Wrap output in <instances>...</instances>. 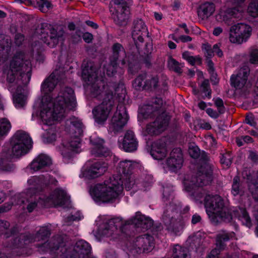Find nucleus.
Wrapping results in <instances>:
<instances>
[{
  "label": "nucleus",
  "mask_w": 258,
  "mask_h": 258,
  "mask_svg": "<svg viewBox=\"0 0 258 258\" xmlns=\"http://www.w3.org/2000/svg\"><path fill=\"white\" fill-rule=\"evenodd\" d=\"M82 78L90 86L91 96L102 100L101 104L93 110V114L97 123H103L112 110L114 100L117 99L119 103L124 101L126 94L124 85L112 82L105 84L103 77L98 75V70L91 62L83 66Z\"/></svg>",
  "instance_id": "nucleus-1"
},
{
  "label": "nucleus",
  "mask_w": 258,
  "mask_h": 258,
  "mask_svg": "<svg viewBox=\"0 0 258 258\" xmlns=\"http://www.w3.org/2000/svg\"><path fill=\"white\" fill-rule=\"evenodd\" d=\"M61 71L55 70L45 80L41 85V91L45 95L39 104L40 117L43 124L51 125L64 116L68 111L77 106L74 91L70 87L61 89L54 98L48 95L55 88L58 80L61 78Z\"/></svg>",
  "instance_id": "nucleus-2"
},
{
  "label": "nucleus",
  "mask_w": 258,
  "mask_h": 258,
  "mask_svg": "<svg viewBox=\"0 0 258 258\" xmlns=\"http://www.w3.org/2000/svg\"><path fill=\"white\" fill-rule=\"evenodd\" d=\"M31 56L22 51L16 52L11 59L9 64L3 67V75L9 83L17 85L14 95V103L17 108L26 104V96L23 87L30 82L31 77Z\"/></svg>",
  "instance_id": "nucleus-3"
},
{
  "label": "nucleus",
  "mask_w": 258,
  "mask_h": 258,
  "mask_svg": "<svg viewBox=\"0 0 258 258\" xmlns=\"http://www.w3.org/2000/svg\"><path fill=\"white\" fill-rule=\"evenodd\" d=\"M123 184L127 190L140 189L146 190L151 181H136L132 175L123 177L113 176L103 183H98L90 190V194L96 202H113L117 199L123 190Z\"/></svg>",
  "instance_id": "nucleus-4"
},
{
  "label": "nucleus",
  "mask_w": 258,
  "mask_h": 258,
  "mask_svg": "<svg viewBox=\"0 0 258 258\" xmlns=\"http://www.w3.org/2000/svg\"><path fill=\"white\" fill-rule=\"evenodd\" d=\"M67 200L66 193L63 190L55 189L50 197L44 199V196L39 193V190L35 187H31L26 194L21 196L20 202L26 206V209L30 213L35 209L38 203L44 206L49 203L55 206H63Z\"/></svg>",
  "instance_id": "nucleus-5"
},
{
  "label": "nucleus",
  "mask_w": 258,
  "mask_h": 258,
  "mask_svg": "<svg viewBox=\"0 0 258 258\" xmlns=\"http://www.w3.org/2000/svg\"><path fill=\"white\" fill-rule=\"evenodd\" d=\"M212 170L211 166L206 164L202 166L196 174L185 178L183 184L185 190L190 193V196L196 201H200L204 193L200 187L209 184L212 181Z\"/></svg>",
  "instance_id": "nucleus-6"
},
{
  "label": "nucleus",
  "mask_w": 258,
  "mask_h": 258,
  "mask_svg": "<svg viewBox=\"0 0 258 258\" xmlns=\"http://www.w3.org/2000/svg\"><path fill=\"white\" fill-rule=\"evenodd\" d=\"M64 31L61 27L53 28L50 25L44 24L36 29L33 36L35 42L32 44L33 50L38 51L41 43H45L50 47H54L60 41L63 40Z\"/></svg>",
  "instance_id": "nucleus-7"
},
{
  "label": "nucleus",
  "mask_w": 258,
  "mask_h": 258,
  "mask_svg": "<svg viewBox=\"0 0 258 258\" xmlns=\"http://www.w3.org/2000/svg\"><path fill=\"white\" fill-rule=\"evenodd\" d=\"M204 206L212 223L217 224L220 221L225 222L231 221L232 217L219 195H207L204 198Z\"/></svg>",
  "instance_id": "nucleus-8"
},
{
  "label": "nucleus",
  "mask_w": 258,
  "mask_h": 258,
  "mask_svg": "<svg viewBox=\"0 0 258 258\" xmlns=\"http://www.w3.org/2000/svg\"><path fill=\"white\" fill-rule=\"evenodd\" d=\"M180 209V204L176 205L172 201L166 205L162 217V221L167 230L175 235L180 234L184 226V221L178 213Z\"/></svg>",
  "instance_id": "nucleus-9"
},
{
  "label": "nucleus",
  "mask_w": 258,
  "mask_h": 258,
  "mask_svg": "<svg viewBox=\"0 0 258 258\" xmlns=\"http://www.w3.org/2000/svg\"><path fill=\"white\" fill-rule=\"evenodd\" d=\"M32 143L28 134L22 131H17L11 138V152L5 155L6 159L11 156L18 157L26 154L32 147Z\"/></svg>",
  "instance_id": "nucleus-10"
},
{
  "label": "nucleus",
  "mask_w": 258,
  "mask_h": 258,
  "mask_svg": "<svg viewBox=\"0 0 258 258\" xmlns=\"http://www.w3.org/2000/svg\"><path fill=\"white\" fill-rule=\"evenodd\" d=\"M98 224L97 234L100 236H105L111 239L118 238L121 234V227L123 222L119 217L108 219L103 218L101 220H97Z\"/></svg>",
  "instance_id": "nucleus-11"
},
{
  "label": "nucleus",
  "mask_w": 258,
  "mask_h": 258,
  "mask_svg": "<svg viewBox=\"0 0 258 258\" xmlns=\"http://www.w3.org/2000/svg\"><path fill=\"white\" fill-rule=\"evenodd\" d=\"M251 28L244 23L232 26L230 29L229 40L233 43L241 44L246 42L251 35Z\"/></svg>",
  "instance_id": "nucleus-12"
},
{
  "label": "nucleus",
  "mask_w": 258,
  "mask_h": 258,
  "mask_svg": "<svg viewBox=\"0 0 258 258\" xmlns=\"http://www.w3.org/2000/svg\"><path fill=\"white\" fill-rule=\"evenodd\" d=\"M249 73L250 69L247 66L242 67L235 74L231 76L230 80L232 86L242 92L247 90L250 87L247 82Z\"/></svg>",
  "instance_id": "nucleus-13"
},
{
  "label": "nucleus",
  "mask_w": 258,
  "mask_h": 258,
  "mask_svg": "<svg viewBox=\"0 0 258 258\" xmlns=\"http://www.w3.org/2000/svg\"><path fill=\"white\" fill-rule=\"evenodd\" d=\"M127 114L124 106L120 104L117 106L116 111L112 116L109 123V130L114 133L120 132L126 124Z\"/></svg>",
  "instance_id": "nucleus-14"
},
{
  "label": "nucleus",
  "mask_w": 258,
  "mask_h": 258,
  "mask_svg": "<svg viewBox=\"0 0 258 258\" xmlns=\"http://www.w3.org/2000/svg\"><path fill=\"white\" fill-rule=\"evenodd\" d=\"M91 254V247L86 241L78 240L73 248L67 247L63 258H87Z\"/></svg>",
  "instance_id": "nucleus-15"
},
{
  "label": "nucleus",
  "mask_w": 258,
  "mask_h": 258,
  "mask_svg": "<svg viewBox=\"0 0 258 258\" xmlns=\"http://www.w3.org/2000/svg\"><path fill=\"white\" fill-rule=\"evenodd\" d=\"M37 247L40 252H49L60 255L63 258V254L67 251V246L59 237L52 239L42 244H38Z\"/></svg>",
  "instance_id": "nucleus-16"
},
{
  "label": "nucleus",
  "mask_w": 258,
  "mask_h": 258,
  "mask_svg": "<svg viewBox=\"0 0 258 258\" xmlns=\"http://www.w3.org/2000/svg\"><path fill=\"white\" fill-rule=\"evenodd\" d=\"M80 139L74 138L69 142L62 143L59 147V151L64 161L68 162L76 154L80 152Z\"/></svg>",
  "instance_id": "nucleus-17"
},
{
  "label": "nucleus",
  "mask_w": 258,
  "mask_h": 258,
  "mask_svg": "<svg viewBox=\"0 0 258 258\" xmlns=\"http://www.w3.org/2000/svg\"><path fill=\"white\" fill-rule=\"evenodd\" d=\"M154 247V238L148 234L137 237L132 242L130 250L132 253L149 252Z\"/></svg>",
  "instance_id": "nucleus-18"
},
{
  "label": "nucleus",
  "mask_w": 258,
  "mask_h": 258,
  "mask_svg": "<svg viewBox=\"0 0 258 258\" xmlns=\"http://www.w3.org/2000/svg\"><path fill=\"white\" fill-rule=\"evenodd\" d=\"M169 117L164 113H162L156 120L147 124L144 132L145 136L148 135H158L164 131L168 125Z\"/></svg>",
  "instance_id": "nucleus-19"
},
{
  "label": "nucleus",
  "mask_w": 258,
  "mask_h": 258,
  "mask_svg": "<svg viewBox=\"0 0 258 258\" xmlns=\"http://www.w3.org/2000/svg\"><path fill=\"white\" fill-rule=\"evenodd\" d=\"M116 14L113 17L114 22L119 26H125L128 19L129 11L124 0H112Z\"/></svg>",
  "instance_id": "nucleus-20"
},
{
  "label": "nucleus",
  "mask_w": 258,
  "mask_h": 258,
  "mask_svg": "<svg viewBox=\"0 0 258 258\" xmlns=\"http://www.w3.org/2000/svg\"><path fill=\"white\" fill-rule=\"evenodd\" d=\"M235 237V233L233 232L221 231L216 237V247L212 249L207 255V258H219V254L221 250L225 248V242L232 239Z\"/></svg>",
  "instance_id": "nucleus-21"
},
{
  "label": "nucleus",
  "mask_w": 258,
  "mask_h": 258,
  "mask_svg": "<svg viewBox=\"0 0 258 258\" xmlns=\"http://www.w3.org/2000/svg\"><path fill=\"white\" fill-rule=\"evenodd\" d=\"M50 226L49 225L41 227L35 235L30 233L21 234L20 243L21 245L27 244L35 241L43 240L50 235Z\"/></svg>",
  "instance_id": "nucleus-22"
},
{
  "label": "nucleus",
  "mask_w": 258,
  "mask_h": 258,
  "mask_svg": "<svg viewBox=\"0 0 258 258\" xmlns=\"http://www.w3.org/2000/svg\"><path fill=\"white\" fill-rule=\"evenodd\" d=\"M107 168L108 165L106 163L98 161L83 169L81 175L82 177L87 179L95 178L104 174Z\"/></svg>",
  "instance_id": "nucleus-23"
},
{
  "label": "nucleus",
  "mask_w": 258,
  "mask_h": 258,
  "mask_svg": "<svg viewBox=\"0 0 258 258\" xmlns=\"http://www.w3.org/2000/svg\"><path fill=\"white\" fill-rule=\"evenodd\" d=\"M163 105V100L160 98H152L150 103L144 105L140 109V112L145 118L158 115Z\"/></svg>",
  "instance_id": "nucleus-24"
},
{
  "label": "nucleus",
  "mask_w": 258,
  "mask_h": 258,
  "mask_svg": "<svg viewBox=\"0 0 258 258\" xmlns=\"http://www.w3.org/2000/svg\"><path fill=\"white\" fill-rule=\"evenodd\" d=\"M148 31L147 28L141 19H137L134 21L132 30V37L136 44L143 43L144 37L148 36Z\"/></svg>",
  "instance_id": "nucleus-25"
},
{
  "label": "nucleus",
  "mask_w": 258,
  "mask_h": 258,
  "mask_svg": "<svg viewBox=\"0 0 258 258\" xmlns=\"http://www.w3.org/2000/svg\"><path fill=\"white\" fill-rule=\"evenodd\" d=\"M119 146L124 151L132 152L137 150L138 142L134 133L131 131L126 132L123 139L119 140Z\"/></svg>",
  "instance_id": "nucleus-26"
},
{
  "label": "nucleus",
  "mask_w": 258,
  "mask_h": 258,
  "mask_svg": "<svg viewBox=\"0 0 258 258\" xmlns=\"http://www.w3.org/2000/svg\"><path fill=\"white\" fill-rule=\"evenodd\" d=\"M182 163L183 157L181 150L179 148L174 149L166 161V167L175 171L181 167Z\"/></svg>",
  "instance_id": "nucleus-27"
},
{
  "label": "nucleus",
  "mask_w": 258,
  "mask_h": 258,
  "mask_svg": "<svg viewBox=\"0 0 258 258\" xmlns=\"http://www.w3.org/2000/svg\"><path fill=\"white\" fill-rule=\"evenodd\" d=\"M90 142L93 146L91 151L93 156L95 157H107L110 155V150L103 146V140L99 138L91 137Z\"/></svg>",
  "instance_id": "nucleus-28"
},
{
  "label": "nucleus",
  "mask_w": 258,
  "mask_h": 258,
  "mask_svg": "<svg viewBox=\"0 0 258 258\" xmlns=\"http://www.w3.org/2000/svg\"><path fill=\"white\" fill-rule=\"evenodd\" d=\"M51 164L52 161L50 158L45 155L41 154L33 160L28 168L33 171L46 170Z\"/></svg>",
  "instance_id": "nucleus-29"
},
{
  "label": "nucleus",
  "mask_w": 258,
  "mask_h": 258,
  "mask_svg": "<svg viewBox=\"0 0 258 258\" xmlns=\"http://www.w3.org/2000/svg\"><path fill=\"white\" fill-rule=\"evenodd\" d=\"M11 39L9 36L0 35V66L8 60L11 52Z\"/></svg>",
  "instance_id": "nucleus-30"
},
{
  "label": "nucleus",
  "mask_w": 258,
  "mask_h": 258,
  "mask_svg": "<svg viewBox=\"0 0 258 258\" xmlns=\"http://www.w3.org/2000/svg\"><path fill=\"white\" fill-rule=\"evenodd\" d=\"M151 155L156 160H162L167 154V149L165 142L159 140L154 142L150 152Z\"/></svg>",
  "instance_id": "nucleus-31"
},
{
  "label": "nucleus",
  "mask_w": 258,
  "mask_h": 258,
  "mask_svg": "<svg viewBox=\"0 0 258 258\" xmlns=\"http://www.w3.org/2000/svg\"><path fill=\"white\" fill-rule=\"evenodd\" d=\"M131 222L137 228H141L142 230H147L150 228L153 221L149 217H146L140 212H137L134 218L131 219Z\"/></svg>",
  "instance_id": "nucleus-32"
},
{
  "label": "nucleus",
  "mask_w": 258,
  "mask_h": 258,
  "mask_svg": "<svg viewBox=\"0 0 258 258\" xmlns=\"http://www.w3.org/2000/svg\"><path fill=\"white\" fill-rule=\"evenodd\" d=\"M67 125H70L69 131L75 134V138H79L83 134L84 126L81 120L77 117L73 116L67 120Z\"/></svg>",
  "instance_id": "nucleus-33"
},
{
  "label": "nucleus",
  "mask_w": 258,
  "mask_h": 258,
  "mask_svg": "<svg viewBox=\"0 0 258 258\" xmlns=\"http://www.w3.org/2000/svg\"><path fill=\"white\" fill-rule=\"evenodd\" d=\"M215 11V6L212 2H206L202 4L198 11V16L202 20H207Z\"/></svg>",
  "instance_id": "nucleus-34"
},
{
  "label": "nucleus",
  "mask_w": 258,
  "mask_h": 258,
  "mask_svg": "<svg viewBox=\"0 0 258 258\" xmlns=\"http://www.w3.org/2000/svg\"><path fill=\"white\" fill-rule=\"evenodd\" d=\"M112 55L111 60L117 62V60H120L122 64H124L125 61L124 58L125 57V52L119 43H115L112 46Z\"/></svg>",
  "instance_id": "nucleus-35"
},
{
  "label": "nucleus",
  "mask_w": 258,
  "mask_h": 258,
  "mask_svg": "<svg viewBox=\"0 0 258 258\" xmlns=\"http://www.w3.org/2000/svg\"><path fill=\"white\" fill-rule=\"evenodd\" d=\"M134 168V163L130 160L120 161L117 168L119 175L117 176H122L123 177L131 175L130 172Z\"/></svg>",
  "instance_id": "nucleus-36"
},
{
  "label": "nucleus",
  "mask_w": 258,
  "mask_h": 258,
  "mask_svg": "<svg viewBox=\"0 0 258 258\" xmlns=\"http://www.w3.org/2000/svg\"><path fill=\"white\" fill-rule=\"evenodd\" d=\"M239 177L235 176L233 180L231 192L234 196H242L244 194L245 189L241 183L239 182Z\"/></svg>",
  "instance_id": "nucleus-37"
},
{
  "label": "nucleus",
  "mask_w": 258,
  "mask_h": 258,
  "mask_svg": "<svg viewBox=\"0 0 258 258\" xmlns=\"http://www.w3.org/2000/svg\"><path fill=\"white\" fill-rule=\"evenodd\" d=\"M238 219L246 226L250 228L251 225V221L250 217L244 209L239 208L236 211Z\"/></svg>",
  "instance_id": "nucleus-38"
},
{
  "label": "nucleus",
  "mask_w": 258,
  "mask_h": 258,
  "mask_svg": "<svg viewBox=\"0 0 258 258\" xmlns=\"http://www.w3.org/2000/svg\"><path fill=\"white\" fill-rule=\"evenodd\" d=\"M238 219L246 226L250 228L251 225V221L250 217L244 209L239 208L236 211Z\"/></svg>",
  "instance_id": "nucleus-39"
},
{
  "label": "nucleus",
  "mask_w": 258,
  "mask_h": 258,
  "mask_svg": "<svg viewBox=\"0 0 258 258\" xmlns=\"http://www.w3.org/2000/svg\"><path fill=\"white\" fill-rule=\"evenodd\" d=\"M11 128L10 121L6 118H0V140L6 137Z\"/></svg>",
  "instance_id": "nucleus-40"
},
{
  "label": "nucleus",
  "mask_w": 258,
  "mask_h": 258,
  "mask_svg": "<svg viewBox=\"0 0 258 258\" xmlns=\"http://www.w3.org/2000/svg\"><path fill=\"white\" fill-rule=\"evenodd\" d=\"M172 251L171 258H190L187 250L179 245H176Z\"/></svg>",
  "instance_id": "nucleus-41"
},
{
  "label": "nucleus",
  "mask_w": 258,
  "mask_h": 258,
  "mask_svg": "<svg viewBox=\"0 0 258 258\" xmlns=\"http://www.w3.org/2000/svg\"><path fill=\"white\" fill-rule=\"evenodd\" d=\"M147 78V74L145 73L139 75L133 83V87L136 90L145 89V82Z\"/></svg>",
  "instance_id": "nucleus-42"
},
{
  "label": "nucleus",
  "mask_w": 258,
  "mask_h": 258,
  "mask_svg": "<svg viewBox=\"0 0 258 258\" xmlns=\"http://www.w3.org/2000/svg\"><path fill=\"white\" fill-rule=\"evenodd\" d=\"M231 18L228 9L226 10H221L216 17V19L218 21L225 22L228 25L230 24V19Z\"/></svg>",
  "instance_id": "nucleus-43"
},
{
  "label": "nucleus",
  "mask_w": 258,
  "mask_h": 258,
  "mask_svg": "<svg viewBox=\"0 0 258 258\" xmlns=\"http://www.w3.org/2000/svg\"><path fill=\"white\" fill-rule=\"evenodd\" d=\"M247 12L250 16L256 18L258 21V0H253L249 3Z\"/></svg>",
  "instance_id": "nucleus-44"
},
{
  "label": "nucleus",
  "mask_w": 258,
  "mask_h": 258,
  "mask_svg": "<svg viewBox=\"0 0 258 258\" xmlns=\"http://www.w3.org/2000/svg\"><path fill=\"white\" fill-rule=\"evenodd\" d=\"M168 66L170 70L177 73H181L183 64L179 63L172 57H169L168 60Z\"/></svg>",
  "instance_id": "nucleus-45"
},
{
  "label": "nucleus",
  "mask_w": 258,
  "mask_h": 258,
  "mask_svg": "<svg viewBox=\"0 0 258 258\" xmlns=\"http://www.w3.org/2000/svg\"><path fill=\"white\" fill-rule=\"evenodd\" d=\"M158 78L157 76H149L145 82V89H155L158 86Z\"/></svg>",
  "instance_id": "nucleus-46"
},
{
  "label": "nucleus",
  "mask_w": 258,
  "mask_h": 258,
  "mask_svg": "<svg viewBox=\"0 0 258 258\" xmlns=\"http://www.w3.org/2000/svg\"><path fill=\"white\" fill-rule=\"evenodd\" d=\"M233 8H228L231 18H240L242 16L244 7L240 6H234Z\"/></svg>",
  "instance_id": "nucleus-47"
},
{
  "label": "nucleus",
  "mask_w": 258,
  "mask_h": 258,
  "mask_svg": "<svg viewBox=\"0 0 258 258\" xmlns=\"http://www.w3.org/2000/svg\"><path fill=\"white\" fill-rule=\"evenodd\" d=\"M117 69V63L115 61L110 60V63L104 66V71H106L108 76H113L116 72Z\"/></svg>",
  "instance_id": "nucleus-48"
},
{
  "label": "nucleus",
  "mask_w": 258,
  "mask_h": 258,
  "mask_svg": "<svg viewBox=\"0 0 258 258\" xmlns=\"http://www.w3.org/2000/svg\"><path fill=\"white\" fill-rule=\"evenodd\" d=\"M163 200L164 201H167L173 198V187L171 185H167L163 186Z\"/></svg>",
  "instance_id": "nucleus-49"
},
{
  "label": "nucleus",
  "mask_w": 258,
  "mask_h": 258,
  "mask_svg": "<svg viewBox=\"0 0 258 258\" xmlns=\"http://www.w3.org/2000/svg\"><path fill=\"white\" fill-rule=\"evenodd\" d=\"M37 3L39 9L43 13H46L52 8V5L48 0H40Z\"/></svg>",
  "instance_id": "nucleus-50"
},
{
  "label": "nucleus",
  "mask_w": 258,
  "mask_h": 258,
  "mask_svg": "<svg viewBox=\"0 0 258 258\" xmlns=\"http://www.w3.org/2000/svg\"><path fill=\"white\" fill-rule=\"evenodd\" d=\"M248 189L255 200H258V182H251L248 183Z\"/></svg>",
  "instance_id": "nucleus-51"
},
{
  "label": "nucleus",
  "mask_w": 258,
  "mask_h": 258,
  "mask_svg": "<svg viewBox=\"0 0 258 258\" xmlns=\"http://www.w3.org/2000/svg\"><path fill=\"white\" fill-rule=\"evenodd\" d=\"M232 156L229 152L223 154L221 158V163L227 167H229L232 163Z\"/></svg>",
  "instance_id": "nucleus-52"
},
{
  "label": "nucleus",
  "mask_w": 258,
  "mask_h": 258,
  "mask_svg": "<svg viewBox=\"0 0 258 258\" xmlns=\"http://www.w3.org/2000/svg\"><path fill=\"white\" fill-rule=\"evenodd\" d=\"M214 104L217 108L218 112L220 114H223L225 111V108L224 106L223 101L220 98H214Z\"/></svg>",
  "instance_id": "nucleus-53"
},
{
  "label": "nucleus",
  "mask_w": 258,
  "mask_h": 258,
  "mask_svg": "<svg viewBox=\"0 0 258 258\" xmlns=\"http://www.w3.org/2000/svg\"><path fill=\"white\" fill-rule=\"evenodd\" d=\"M203 49L204 51L205 56L207 58H211L214 56V51L211 46L207 43L203 45Z\"/></svg>",
  "instance_id": "nucleus-54"
},
{
  "label": "nucleus",
  "mask_w": 258,
  "mask_h": 258,
  "mask_svg": "<svg viewBox=\"0 0 258 258\" xmlns=\"http://www.w3.org/2000/svg\"><path fill=\"white\" fill-rule=\"evenodd\" d=\"M249 61L252 64H258V49L252 48L250 52Z\"/></svg>",
  "instance_id": "nucleus-55"
},
{
  "label": "nucleus",
  "mask_w": 258,
  "mask_h": 258,
  "mask_svg": "<svg viewBox=\"0 0 258 258\" xmlns=\"http://www.w3.org/2000/svg\"><path fill=\"white\" fill-rule=\"evenodd\" d=\"M42 180V182L43 184H55L56 182V180L55 178H53L48 174H46L45 175H42L40 177Z\"/></svg>",
  "instance_id": "nucleus-56"
},
{
  "label": "nucleus",
  "mask_w": 258,
  "mask_h": 258,
  "mask_svg": "<svg viewBox=\"0 0 258 258\" xmlns=\"http://www.w3.org/2000/svg\"><path fill=\"white\" fill-rule=\"evenodd\" d=\"M202 89L204 92H208L207 94L206 95L209 98L211 97V90L209 89V82L208 80H205L202 83L201 86Z\"/></svg>",
  "instance_id": "nucleus-57"
},
{
  "label": "nucleus",
  "mask_w": 258,
  "mask_h": 258,
  "mask_svg": "<svg viewBox=\"0 0 258 258\" xmlns=\"http://www.w3.org/2000/svg\"><path fill=\"white\" fill-rule=\"evenodd\" d=\"M81 215L80 213H77L76 215H72L68 217L65 219V224L69 225L71 224L72 221H79L81 219Z\"/></svg>",
  "instance_id": "nucleus-58"
},
{
  "label": "nucleus",
  "mask_w": 258,
  "mask_h": 258,
  "mask_svg": "<svg viewBox=\"0 0 258 258\" xmlns=\"http://www.w3.org/2000/svg\"><path fill=\"white\" fill-rule=\"evenodd\" d=\"M10 226V224L7 221L0 220V233L8 235L9 232L7 231Z\"/></svg>",
  "instance_id": "nucleus-59"
},
{
  "label": "nucleus",
  "mask_w": 258,
  "mask_h": 258,
  "mask_svg": "<svg viewBox=\"0 0 258 258\" xmlns=\"http://www.w3.org/2000/svg\"><path fill=\"white\" fill-rule=\"evenodd\" d=\"M188 152L190 156L193 158H198L200 156V150L197 146L189 147Z\"/></svg>",
  "instance_id": "nucleus-60"
},
{
  "label": "nucleus",
  "mask_w": 258,
  "mask_h": 258,
  "mask_svg": "<svg viewBox=\"0 0 258 258\" xmlns=\"http://www.w3.org/2000/svg\"><path fill=\"white\" fill-rule=\"evenodd\" d=\"M24 41V36L20 33H18L15 35L14 42L17 46H20L22 44Z\"/></svg>",
  "instance_id": "nucleus-61"
},
{
  "label": "nucleus",
  "mask_w": 258,
  "mask_h": 258,
  "mask_svg": "<svg viewBox=\"0 0 258 258\" xmlns=\"http://www.w3.org/2000/svg\"><path fill=\"white\" fill-rule=\"evenodd\" d=\"M220 43H217L214 44L212 47L214 53H215L219 57H222L223 55V52L220 49Z\"/></svg>",
  "instance_id": "nucleus-62"
},
{
  "label": "nucleus",
  "mask_w": 258,
  "mask_h": 258,
  "mask_svg": "<svg viewBox=\"0 0 258 258\" xmlns=\"http://www.w3.org/2000/svg\"><path fill=\"white\" fill-rule=\"evenodd\" d=\"M190 64L194 66L195 63H201V58L199 56H190V57L187 60Z\"/></svg>",
  "instance_id": "nucleus-63"
},
{
  "label": "nucleus",
  "mask_w": 258,
  "mask_h": 258,
  "mask_svg": "<svg viewBox=\"0 0 258 258\" xmlns=\"http://www.w3.org/2000/svg\"><path fill=\"white\" fill-rule=\"evenodd\" d=\"M206 112L210 116L214 118H218L220 114L218 112H217L211 108L207 109Z\"/></svg>",
  "instance_id": "nucleus-64"
}]
</instances>
